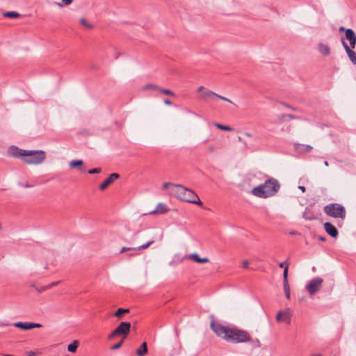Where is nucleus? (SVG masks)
<instances>
[{
    "label": "nucleus",
    "instance_id": "obj_1",
    "mask_svg": "<svg viewBox=\"0 0 356 356\" xmlns=\"http://www.w3.org/2000/svg\"><path fill=\"white\" fill-rule=\"evenodd\" d=\"M212 329L218 337L231 343H239L252 341L250 334L243 330L229 328L220 324H212Z\"/></svg>",
    "mask_w": 356,
    "mask_h": 356
},
{
    "label": "nucleus",
    "instance_id": "obj_2",
    "mask_svg": "<svg viewBox=\"0 0 356 356\" xmlns=\"http://www.w3.org/2000/svg\"><path fill=\"white\" fill-rule=\"evenodd\" d=\"M11 156L21 159L28 165H38L42 163L46 158V153L42 150H25L16 146H12L8 149Z\"/></svg>",
    "mask_w": 356,
    "mask_h": 356
},
{
    "label": "nucleus",
    "instance_id": "obj_3",
    "mask_svg": "<svg viewBox=\"0 0 356 356\" xmlns=\"http://www.w3.org/2000/svg\"><path fill=\"white\" fill-rule=\"evenodd\" d=\"M163 188L168 189L169 195L174 196L182 201L195 204L199 206L202 205V201L194 191L185 188L181 185L164 183L163 184Z\"/></svg>",
    "mask_w": 356,
    "mask_h": 356
},
{
    "label": "nucleus",
    "instance_id": "obj_4",
    "mask_svg": "<svg viewBox=\"0 0 356 356\" xmlns=\"http://www.w3.org/2000/svg\"><path fill=\"white\" fill-rule=\"evenodd\" d=\"M196 99L200 102H214L217 99H220L227 102L231 104V106L227 107V109H243V107L240 105V104L234 102L231 99L221 96L212 91L209 88L204 87V86H200L195 89V91Z\"/></svg>",
    "mask_w": 356,
    "mask_h": 356
},
{
    "label": "nucleus",
    "instance_id": "obj_5",
    "mask_svg": "<svg viewBox=\"0 0 356 356\" xmlns=\"http://www.w3.org/2000/svg\"><path fill=\"white\" fill-rule=\"evenodd\" d=\"M279 188V184L276 180L268 179L264 184L253 188L252 193L257 197L266 198L275 195Z\"/></svg>",
    "mask_w": 356,
    "mask_h": 356
},
{
    "label": "nucleus",
    "instance_id": "obj_6",
    "mask_svg": "<svg viewBox=\"0 0 356 356\" xmlns=\"http://www.w3.org/2000/svg\"><path fill=\"white\" fill-rule=\"evenodd\" d=\"M324 212L329 216L344 220L346 218V209L340 204L332 203L324 207Z\"/></svg>",
    "mask_w": 356,
    "mask_h": 356
},
{
    "label": "nucleus",
    "instance_id": "obj_7",
    "mask_svg": "<svg viewBox=\"0 0 356 356\" xmlns=\"http://www.w3.org/2000/svg\"><path fill=\"white\" fill-rule=\"evenodd\" d=\"M131 323L129 322H121L119 325L108 335L109 339H113L117 336H122L125 339L130 332Z\"/></svg>",
    "mask_w": 356,
    "mask_h": 356
},
{
    "label": "nucleus",
    "instance_id": "obj_8",
    "mask_svg": "<svg viewBox=\"0 0 356 356\" xmlns=\"http://www.w3.org/2000/svg\"><path fill=\"white\" fill-rule=\"evenodd\" d=\"M292 318V310L290 308H286L284 310H280L276 315V321L279 323H284L286 325H290Z\"/></svg>",
    "mask_w": 356,
    "mask_h": 356
},
{
    "label": "nucleus",
    "instance_id": "obj_9",
    "mask_svg": "<svg viewBox=\"0 0 356 356\" xmlns=\"http://www.w3.org/2000/svg\"><path fill=\"white\" fill-rule=\"evenodd\" d=\"M341 42L349 59L350 60L353 64L356 65L355 52L346 44V42L344 41L343 38L341 39Z\"/></svg>",
    "mask_w": 356,
    "mask_h": 356
},
{
    "label": "nucleus",
    "instance_id": "obj_10",
    "mask_svg": "<svg viewBox=\"0 0 356 356\" xmlns=\"http://www.w3.org/2000/svg\"><path fill=\"white\" fill-rule=\"evenodd\" d=\"M346 38L349 41L350 45H348L351 49H354L356 44V35L353 29H348L346 30L345 33Z\"/></svg>",
    "mask_w": 356,
    "mask_h": 356
},
{
    "label": "nucleus",
    "instance_id": "obj_11",
    "mask_svg": "<svg viewBox=\"0 0 356 356\" xmlns=\"http://www.w3.org/2000/svg\"><path fill=\"white\" fill-rule=\"evenodd\" d=\"M120 177L118 173H112L109 175L106 180L99 185V189L102 191L105 190L109 185H111L115 180L118 179Z\"/></svg>",
    "mask_w": 356,
    "mask_h": 356
},
{
    "label": "nucleus",
    "instance_id": "obj_12",
    "mask_svg": "<svg viewBox=\"0 0 356 356\" xmlns=\"http://www.w3.org/2000/svg\"><path fill=\"white\" fill-rule=\"evenodd\" d=\"M324 229L325 232L332 237L336 238L338 236V230L332 223L328 222H325Z\"/></svg>",
    "mask_w": 356,
    "mask_h": 356
},
{
    "label": "nucleus",
    "instance_id": "obj_13",
    "mask_svg": "<svg viewBox=\"0 0 356 356\" xmlns=\"http://www.w3.org/2000/svg\"><path fill=\"white\" fill-rule=\"evenodd\" d=\"M317 49L319 51V53L324 56H327L331 53L330 46L323 42H320L317 44Z\"/></svg>",
    "mask_w": 356,
    "mask_h": 356
},
{
    "label": "nucleus",
    "instance_id": "obj_14",
    "mask_svg": "<svg viewBox=\"0 0 356 356\" xmlns=\"http://www.w3.org/2000/svg\"><path fill=\"white\" fill-rule=\"evenodd\" d=\"M187 259L199 264L208 263L209 261V259L208 258H201L197 253H193L188 255Z\"/></svg>",
    "mask_w": 356,
    "mask_h": 356
},
{
    "label": "nucleus",
    "instance_id": "obj_15",
    "mask_svg": "<svg viewBox=\"0 0 356 356\" xmlns=\"http://www.w3.org/2000/svg\"><path fill=\"white\" fill-rule=\"evenodd\" d=\"M168 209L166 206L163 203H159L157 204L156 209L153 211L149 212V214H156V213H164L167 212Z\"/></svg>",
    "mask_w": 356,
    "mask_h": 356
},
{
    "label": "nucleus",
    "instance_id": "obj_16",
    "mask_svg": "<svg viewBox=\"0 0 356 356\" xmlns=\"http://www.w3.org/2000/svg\"><path fill=\"white\" fill-rule=\"evenodd\" d=\"M323 282V279L320 277L313 279V294L321 289Z\"/></svg>",
    "mask_w": 356,
    "mask_h": 356
},
{
    "label": "nucleus",
    "instance_id": "obj_17",
    "mask_svg": "<svg viewBox=\"0 0 356 356\" xmlns=\"http://www.w3.org/2000/svg\"><path fill=\"white\" fill-rule=\"evenodd\" d=\"M295 149L297 152L300 154H303L305 152H309L310 149V147L308 145H305L302 144H296L295 146Z\"/></svg>",
    "mask_w": 356,
    "mask_h": 356
},
{
    "label": "nucleus",
    "instance_id": "obj_18",
    "mask_svg": "<svg viewBox=\"0 0 356 356\" xmlns=\"http://www.w3.org/2000/svg\"><path fill=\"white\" fill-rule=\"evenodd\" d=\"M136 353L138 356H144L147 353V346L146 342H143L140 347L136 350Z\"/></svg>",
    "mask_w": 356,
    "mask_h": 356
},
{
    "label": "nucleus",
    "instance_id": "obj_19",
    "mask_svg": "<svg viewBox=\"0 0 356 356\" xmlns=\"http://www.w3.org/2000/svg\"><path fill=\"white\" fill-rule=\"evenodd\" d=\"M15 326L17 327H19L21 329H23V330H30V329H33V326H31V323H21V322H19V323H15Z\"/></svg>",
    "mask_w": 356,
    "mask_h": 356
},
{
    "label": "nucleus",
    "instance_id": "obj_20",
    "mask_svg": "<svg viewBox=\"0 0 356 356\" xmlns=\"http://www.w3.org/2000/svg\"><path fill=\"white\" fill-rule=\"evenodd\" d=\"M79 346V341L75 340L67 346V350L71 353H75Z\"/></svg>",
    "mask_w": 356,
    "mask_h": 356
},
{
    "label": "nucleus",
    "instance_id": "obj_21",
    "mask_svg": "<svg viewBox=\"0 0 356 356\" xmlns=\"http://www.w3.org/2000/svg\"><path fill=\"white\" fill-rule=\"evenodd\" d=\"M159 89V87L154 83H148L143 86L144 90H155L158 91Z\"/></svg>",
    "mask_w": 356,
    "mask_h": 356
},
{
    "label": "nucleus",
    "instance_id": "obj_22",
    "mask_svg": "<svg viewBox=\"0 0 356 356\" xmlns=\"http://www.w3.org/2000/svg\"><path fill=\"white\" fill-rule=\"evenodd\" d=\"M80 24L86 29H92L94 26L87 22V20L82 17L79 19Z\"/></svg>",
    "mask_w": 356,
    "mask_h": 356
},
{
    "label": "nucleus",
    "instance_id": "obj_23",
    "mask_svg": "<svg viewBox=\"0 0 356 356\" xmlns=\"http://www.w3.org/2000/svg\"><path fill=\"white\" fill-rule=\"evenodd\" d=\"M3 15L5 17L9 18H17L20 16V15L18 13L14 11L6 12L3 14Z\"/></svg>",
    "mask_w": 356,
    "mask_h": 356
},
{
    "label": "nucleus",
    "instance_id": "obj_24",
    "mask_svg": "<svg viewBox=\"0 0 356 356\" xmlns=\"http://www.w3.org/2000/svg\"><path fill=\"white\" fill-rule=\"evenodd\" d=\"M129 312V309L119 308L115 312L114 315H115V316L120 318L122 316V314L128 313Z\"/></svg>",
    "mask_w": 356,
    "mask_h": 356
},
{
    "label": "nucleus",
    "instance_id": "obj_25",
    "mask_svg": "<svg viewBox=\"0 0 356 356\" xmlns=\"http://www.w3.org/2000/svg\"><path fill=\"white\" fill-rule=\"evenodd\" d=\"M72 1L73 0H61V2L57 3L56 5L59 8H63V6H70Z\"/></svg>",
    "mask_w": 356,
    "mask_h": 356
},
{
    "label": "nucleus",
    "instance_id": "obj_26",
    "mask_svg": "<svg viewBox=\"0 0 356 356\" xmlns=\"http://www.w3.org/2000/svg\"><path fill=\"white\" fill-rule=\"evenodd\" d=\"M158 92H161V94L166 95H171V96L175 95V93L172 90H168V89H163V88H161L160 87H159Z\"/></svg>",
    "mask_w": 356,
    "mask_h": 356
},
{
    "label": "nucleus",
    "instance_id": "obj_27",
    "mask_svg": "<svg viewBox=\"0 0 356 356\" xmlns=\"http://www.w3.org/2000/svg\"><path fill=\"white\" fill-rule=\"evenodd\" d=\"M83 162L81 160L72 161L70 163V167L72 168H74L76 167L81 166Z\"/></svg>",
    "mask_w": 356,
    "mask_h": 356
},
{
    "label": "nucleus",
    "instance_id": "obj_28",
    "mask_svg": "<svg viewBox=\"0 0 356 356\" xmlns=\"http://www.w3.org/2000/svg\"><path fill=\"white\" fill-rule=\"evenodd\" d=\"M279 109L285 110V109H294L291 105L285 104V103H280Z\"/></svg>",
    "mask_w": 356,
    "mask_h": 356
},
{
    "label": "nucleus",
    "instance_id": "obj_29",
    "mask_svg": "<svg viewBox=\"0 0 356 356\" xmlns=\"http://www.w3.org/2000/svg\"><path fill=\"white\" fill-rule=\"evenodd\" d=\"M216 127L224 131H232V129L229 126L222 125L220 124H216Z\"/></svg>",
    "mask_w": 356,
    "mask_h": 356
},
{
    "label": "nucleus",
    "instance_id": "obj_30",
    "mask_svg": "<svg viewBox=\"0 0 356 356\" xmlns=\"http://www.w3.org/2000/svg\"><path fill=\"white\" fill-rule=\"evenodd\" d=\"M288 270L289 266H285V268L284 269L283 273V282H288Z\"/></svg>",
    "mask_w": 356,
    "mask_h": 356
},
{
    "label": "nucleus",
    "instance_id": "obj_31",
    "mask_svg": "<svg viewBox=\"0 0 356 356\" xmlns=\"http://www.w3.org/2000/svg\"><path fill=\"white\" fill-rule=\"evenodd\" d=\"M153 243V241H149L145 244H143L138 248H136V250H144V249H146L147 248H148L151 244Z\"/></svg>",
    "mask_w": 356,
    "mask_h": 356
},
{
    "label": "nucleus",
    "instance_id": "obj_32",
    "mask_svg": "<svg viewBox=\"0 0 356 356\" xmlns=\"http://www.w3.org/2000/svg\"><path fill=\"white\" fill-rule=\"evenodd\" d=\"M283 286L284 293L290 292V286L289 282H283Z\"/></svg>",
    "mask_w": 356,
    "mask_h": 356
},
{
    "label": "nucleus",
    "instance_id": "obj_33",
    "mask_svg": "<svg viewBox=\"0 0 356 356\" xmlns=\"http://www.w3.org/2000/svg\"><path fill=\"white\" fill-rule=\"evenodd\" d=\"M124 339H122L119 343L113 345L111 348L112 350H116V349H118L122 344L123 341H124Z\"/></svg>",
    "mask_w": 356,
    "mask_h": 356
},
{
    "label": "nucleus",
    "instance_id": "obj_34",
    "mask_svg": "<svg viewBox=\"0 0 356 356\" xmlns=\"http://www.w3.org/2000/svg\"><path fill=\"white\" fill-rule=\"evenodd\" d=\"M101 172V169L100 168H94V169H92V170H90L88 171V173L89 174H94V173H99Z\"/></svg>",
    "mask_w": 356,
    "mask_h": 356
},
{
    "label": "nucleus",
    "instance_id": "obj_35",
    "mask_svg": "<svg viewBox=\"0 0 356 356\" xmlns=\"http://www.w3.org/2000/svg\"><path fill=\"white\" fill-rule=\"evenodd\" d=\"M136 250V248H128V247H123L121 250H120V253L122 252H124L125 251H128V250Z\"/></svg>",
    "mask_w": 356,
    "mask_h": 356
},
{
    "label": "nucleus",
    "instance_id": "obj_36",
    "mask_svg": "<svg viewBox=\"0 0 356 356\" xmlns=\"http://www.w3.org/2000/svg\"><path fill=\"white\" fill-rule=\"evenodd\" d=\"M248 266H249V262L248 260H243V262H242V266L244 268H248Z\"/></svg>",
    "mask_w": 356,
    "mask_h": 356
},
{
    "label": "nucleus",
    "instance_id": "obj_37",
    "mask_svg": "<svg viewBox=\"0 0 356 356\" xmlns=\"http://www.w3.org/2000/svg\"><path fill=\"white\" fill-rule=\"evenodd\" d=\"M31 326H33V328L40 327L41 325L40 324H38V323H31Z\"/></svg>",
    "mask_w": 356,
    "mask_h": 356
},
{
    "label": "nucleus",
    "instance_id": "obj_38",
    "mask_svg": "<svg viewBox=\"0 0 356 356\" xmlns=\"http://www.w3.org/2000/svg\"><path fill=\"white\" fill-rule=\"evenodd\" d=\"M307 289L309 291V292L312 294V282L309 283L307 285Z\"/></svg>",
    "mask_w": 356,
    "mask_h": 356
},
{
    "label": "nucleus",
    "instance_id": "obj_39",
    "mask_svg": "<svg viewBox=\"0 0 356 356\" xmlns=\"http://www.w3.org/2000/svg\"><path fill=\"white\" fill-rule=\"evenodd\" d=\"M279 266H280V268H285V266H289V264H286V263H285V262H282V263H280V264H279Z\"/></svg>",
    "mask_w": 356,
    "mask_h": 356
},
{
    "label": "nucleus",
    "instance_id": "obj_40",
    "mask_svg": "<svg viewBox=\"0 0 356 356\" xmlns=\"http://www.w3.org/2000/svg\"><path fill=\"white\" fill-rule=\"evenodd\" d=\"M285 293V296L286 298L289 300L290 299V292H286L284 293Z\"/></svg>",
    "mask_w": 356,
    "mask_h": 356
},
{
    "label": "nucleus",
    "instance_id": "obj_41",
    "mask_svg": "<svg viewBox=\"0 0 356 356\" xmlns=\"http://www.w3.org/2000/svg\"><path fill=\"white\" fill-rule=\"evenodd\" d=\"M164 103H165V104H168V105H170V104H172V103H171V102H170V100H168V99H165V100H164Z\"/></svg>",
    "mask_w": 356,
    "mask_h": 356
},
{
    "label": "nucleus",
    "instance_id": "obj_42",
    "mask_svg": "<svg viewBox=\"0 0 356 356\" xmlns=\"http://www.w3.org/2000/svg\"><path fill=\"white\" fill-rule=\"evenodd\" d=\"M318 240H320L321 241H325V237H324V236H319L318 237Z\"/></svg>",
    "mask_w": 356,
    "mask_h": 356
},
{
    "label": "nucleus",
    "instance_id": "obj_43",
    "mask_svg": "<svg viewBox=\"0 0 356 356\" xmlns=\"http://www.w3.org/2000/svg\"><path fill=\"white\" fill-rule=\"evenodd\" d=\"M299 188L301 189L303 192L305 191V188L304 186H299Z\"/></svg>",
    "mask_w": 356,
    "mask_h": 356
},
{
    "label": "nucleus",
    "instance_id": "obj_44",
    "mask_svg": "<svg viewBox=\"0 0 356 356\" xmlns=\"http://www.w3.org/2000/svg\"><path fill=\"white\" fill-rule=\"evenodd\" d=\"M344 30H345V29H344V27H343V26H341V27H340V28H339V31H344Z\"/></svg>",
    "mask_w": 356,
    "mask_h": 356
},
{
    "label": "nucleus",
    "instance_id": "obj_45",
    "mask_svg": "<svg viewBox=\"0 0 356 356\" xmlns=\"http://www.w3.org/2000/svg\"><path fill=\"white\" fill-rule=\"evenodd\" d=\"M287 117H289V118H292V115H287Z\"/></svg>",
    "mask_w": 356,
    "mask_h": 356
},
{
    "label": "nucleus",
    "instance_id": "obj_46",
    "mask_svg": "<svg viewBox=\"0 0 356 356\" xmlns=\"http://www.w3.org/2000/svg\"><path fill=\"white\" fill-rule=\"evenodd\" d=\"M245 135H246L247 136H250V135L249 134H248V133H247V134H245Z\"/></svg>",
    "mask_w": 356,
    "mask_h": 356
}]
</instances>
